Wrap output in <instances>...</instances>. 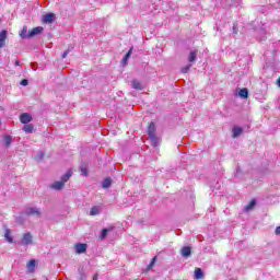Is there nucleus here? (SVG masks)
<instances>
[{
    "instance_id": "nucleus-1",
    "label": "nucleus",
    "mask_w": 280,
    "mask_h": 280,
    "mask_svg": "<svg viewBox=\"0 0 280 280\" xmlns=\"http://www.w3.org/2000/svg\"><path fill=\"white\" fill-rule=\"evenodd\" d=\"M155 132H156V125L154 122H151L148 128V135L152 141V145L156 147L159 144V138H156Z\"/></svg>"
},
{
    "instance_id": "nucleus-2",
    "label": "nucleus",
    "mask_w": 280,
    "mask_h": 280,
    "mask_svg": "<svg viewBox=\"0 0 280 280\" xmlns=\"http://www.w3.org/2000/svg\"><path fill=\"white\" fill-rule=\"evenodd\" d=\"M26 215H35V218H40L42 213L40 210L36 207H30L25 209Z\"/></svg>"
},
{
    "instance_id": "nucleus-3",
    "label": "nucleus",
    "mask_w": 280,
    "mask_h": 280,
    "mask_svg": "<svg viewBox=\"0 0 280 280\" xmlns=\"http://www.w3.org/2000/svg\"><path fill=\"white\" fill-rule=\"evenodd\" d=\"M21 244H22V246H30V244H33L32 233L28 232V233L23 234Z\"/></svg>"
},
{
    "instance_id": "nucleus-4",
    "label": "nucleus",
    "mask_w": 280,
    "mask_h": 280,
    "mask_svg": "<svg viewBox=\"0 0 280 280\" xmlns=\"http://www.w3.org/2000/svg\"><path fill=\"white\" fill-rule=\"evenodd\" d=\"M86 248H89V245H86L85 243H77V244H75V253H77L78 255L84 254V252L86 250Z\"/></svg>"
},
{
    "instance_id": "nucleus-5",
    "label": "nucleus",
    "mask_w": 280,
    "mask_h": 280,
    "mask_svg": "<svg viewBox=\"0 0 280 280\" xmlns=\"http://www.w3.org/2000/svg\"><path fill=\"white\" fill-rule=\"evenodd\" d=\"M43 26H37L34 27L32 31L28 33V38H34V36H38V34H43Z\"/></svg>"
},
{
    "instance_id": "nucleus-6",
    "label": "nucleus",
    "mask_w": 280,
    "mask_h": 280,
    "mask_svg": "<svg viewBox=\"0 0 280 280\" xmlns=\"http://www.w3.org/2000/svg\"><path fill=\"white\" fill-rule=\"evenodd\" d=\"M196 58H198V50H191L188 55L189 65L194 66V63L196 62Z\"/></svg>"
},
{
    "instance_id": "nucleus-7",
    "label": "nucleus",
    "mask_w": 280,
    "mask_h": 280,
    "mask_svg": "<svg viewBox=\"0 0 280 280\" xmlns=\"http://www.w3.org/2000/svg\"><path fill=\"white\" fill-rule=\"evenodd\" d=\"M7 39H8V31L3 30L0 32V48L5 47Z\"/></svg>"
},
{
    "instance_id": "nucleus-8",
    "label": "nucleus",
    "mask_w": 280,
    "mask_h": 280,
    "mask_svg": "<svg viewBox=\"0 0 280 280\" xmlns=\"http://www.w3.org/2000/svg\"><path fill=\"white\" fill-rule=\"evenodd\" d=\"M43 21H44L45 23L50 24V23H52L54 21H56V14H54V13H47V14H45V15L43 16Z\"/></svg>"
},
{
    "instance_id": "nucleus-9",
    "label": "nucleus",
    "mask_w": 280,
    "mask_h": 280,
    "mask_svg": "<svg viewBox=\"0 0 280 280\" xmlns=\"http://www.w3.org/2000/svg\"><path fill=\"white\" fill-rule=\"evenodd\" d=\"M20 121L21 124H30V121H32V116L28 113H23L20 116Z\"/></svg>"
},
{
    "instance_id": "nucleus-10",
    "label": "nucleus",
    "mask_w": 280,
    "mask_h": 280,
    "mask_svg": "<svg viewBox=\"0 0 280 280\" xmlns=\"http://www.w3.org/2000/svg\"><path fill=\"white\" fill-rule=\"evenodd\" d=\"M51 189H55L56 191H60V189L65 188V182L59 180V182H55L54 184H51Z\"/></svg>"
},
{
    "instance_id": "nucleus-11",
    "label": "nucleus",
    "mask_w": 280,
    "mask_h": 280,
    "mask_svg": "<svg viewBox=\"0 0 280 280\" xmlns=\"http://www.w3.org/2000/svg\"><path fill=\"white\" fill-rule=\"evenodd\" d=\"M232 132H233L232 135L233 139H237V137L242 136V132H244V129L242 127H234L232 129Z\"/></svg>"
},
{
    "instance_id": "nucleus-12",
    "label": "nucleus",
    "mask_w": 280,
    "mask_h": 280,
    "mask_svg": "<svg viewBox=\"0 0 280 280\" xmlns=\"http://www.w3.org/2000/svg\"><path fill=\"white\" fill-rule=\"evenodd\" d=\"M131 86L136 91H143V85H141V82H139V80H137V79L131 81Z\"/></svg>"
},
{
    "instance_id": "nucleus-13",
    "label": "nucleus",
    "mask_w": 280,
    "mask_h": 280,
    "mask_svg": "<svg viewBox=\"0 0 280 280\" xmlns=\"http://www.w3.org/2000/svg\"><path fill=\"white\" fill-rule=\"evenodd\" d=\"M72 176H73V171L68 170L67 173L63 176H61V183H63V185L65 183H69V178H71Z\"/></svg>"
},
{
    "instance_id": "nucleus-14",
    "label": "nucleus",
    "mask_w": 280,
    "mask_h": 280,
    "mask_svg": "<svg viewBox=\"0 0 280 280\" xmlns=\"http://www.w3.org/2000/svg\"><path fill=\"white\" fill-rule=\"evenodd\" d=\"M4 238L7 240V242H9V244H12L14 242V238L12 237V231L10 229H5Z\"/></svg>"
},
{
    "instance_id": "nucleus-15",
    "label": "nucleus",
    "mask_w": 280,
    "mask_h": 280,
    "mask_svg": "<svg viewBox=\"0 0 280 280\" xmlns=\"http://www.w3.org/2000/svg\"><path fill=\"white\" fill-rule=\"evenodd\" d=\"M182 257H191V247L185 246L182 248Z\"/></svg>"
},
{
    "instance_id": "nucleus-16",
    "label": "nucleus",
    "mask_w": 280,
    "mask_h": 280,
    "mask_svg": "<svg viewBox=\"0 0 280 280\" xmlns=\"http://www.w3.org/2000/svg\"><path fill=\"white\" fill-rule=\"evenodd\" d=\"M130 56H132V48H130L129 51L124 56L121 60L122 67H126V65H128V60L130 59Z\"/></svg>"
},
{
    "instance_id": "nucleus-17",
    "label": "nucleus",
    "mask_w": 280,
    "mask_h": 280,
    "mask_svg": "<svg viewBox=\"0 0 280 280\" xmlns=\"http://www.w3.org/2000/svg\"><path fill=\"white\" fill-rule=\"evenodd\" d=\"M238 95L242 97V100H248V89H241L238 91Z\"/></svg>"
},
{
    "instance_id": "nucleus-18",
    "label": "nucleus",
    "mask_w": 280,
    "mask_h": 280,
    "mask_svg": "<svg viewBox=\"0 0 280 280\" xmlns=\"http://www.w3.org/2000/svg\"><path fill=\"white\" fill-rule=\"evenodd\" d=\"M23 130H24V132H26L27 135H32V132H34V125L27 122V124L23 127Z\"/></svg>"
},
{
    "instance_id": "nucleus-19",
    "label": "nucleus",
    "mask_w": 280,
    "mask_h": 280,
    "mask_svg": "<svg viewBox=\"0 0 280 280\" xmlns=\"http://www.w3.org/2000/svg\"><path fill=\"white\" fill-rule=\"evenodd\" d=\"M195 279H205V272L202 271V269H195Z\"/></svg>"
},
{
    "instance_id": "nucleus-20",
    "label": "nucleus",
    "mask_w": 280,
    "mask_h": 280,
    "mask_svg": "<svg viewBox=\"0 0 280 280\" xmlns=\"http://www.w3.org/2000/svg\"><path fill=\"white\" fill-rule=\"evenodd\" d=\"M112 183H113V180L110 179V177L105 178L102 183L103 189H108V187H110Z\"/></svg>"
},
{
    "instance_id": "nucleus-21",
    "label": "nucleus",
    "mask_w": 280,
    "mask_h": 280,
    "mask_svg": "<svg viewBox=\"0 0 280 280\" xmlns=\"http://www.w3.org/2000/svg\"><path fill=\"white\" fill-rule=\"evenodd\" d=\"M257 205V200L253 199L246 207H245V211H253V209H255V206Z\"/></svg>"
},
{
    "instance_id": "nucleus-22",
    "label": "nucleus",
    "mask_w": 280,
    "mask_h": 280,
    "mask_svg": "<svg viewBox=\"0 0 280 280\" xmlns=\"http://www.w3.org/2000/svg\"><path fill=\"white\" fill-rule=\"evenodd\" d=\"M3 143H4L5 148H9L11 145V143H12V137L4 136Z\"/></svg>"
},
{
    "instance_id": "nucleus-23",
    "label": "nucleus",
    "mask_w": 280,
    "mask_h": 280,
    "mask_svg": "<svg viewBox=\"0 0 280 280\" xmlns=\"http://www.w3.org/2000/svg\"><path fill=\"white\" fill-rule=\"evenodd\" d=\"M90 215H100V207L94 206L91 208Z\"/></svg>"
},
{
    "instance_id": "nucleus-24",
    "label": "nucleus",
    "mask_w": 280,
    "mask_h": 280,
    "mask_svg": "<svg viewBox=\"0 0 280 280\" xmlns=\"http://www.w3.org/2000/svg\"><path fill=\"white\" fill-rule=\"evenodd\" d=\"M21 38H30V34L27 35V26H23L22 32L20 33Z\"/></svg>"
},
{
    "instance_id": "nucleus-25",
    "label": "nucleus",
    "mask_w": 280,
    "mask_h": 280,
    "mask_svg": "<svg viewBox=\"0 0 280 280\" xmlns=\"http://www.w3.org/2000/svg\"><path fill=\"white\" fill-rule=\"evenodd\" d=\"M108 233H110V229H103L100 235L101 240H106V235H108Z\"/></svg>"
},
{
    "instance_id": "nucleus-26",
    "label": "nucleus",
    "mask_w": 280,
    "mask_h": 280,
    "mask_svg": "<svg viewBox=\"0 0 280 280\" xmlns=\"http://www.w3.org/2000/svg\"><path fill=\"white\" fill-rule=\"evenodd\" d=\"M191 63H188L186 67H183L180 69L182 73H188L189 72V69H191Z\"/></svg>"
},
{
    "instance_id": "nucleus-27",
    "label": "nucleus",
    "mask_w": 280,
    "mask_h": 280,
    "mask_svg": "<svg viewBox=\"0 0 280 280\" xmlns=\"http://www.w3.org/2000/svg\"><path fill=\"white\" fill-rule=\"evenodd\" d=\"M156 264V256H154L151 260V262L148 266L149 270H152V268L154 267V265Z\"/></svg>"
},
{
    "instance_id": "nucleus-28",
    "label": "nucleus",
    "mask_w": 280,
    "mask_h": 280,
    "mask_svg": "<svg viewBox=\"0 0 280 280\" xmlns=\"http://www.w3.org/2000/svg\"><path fill=\"white\" fill-rule=\"evenodd\" d=\"M43 156H45V153H43V151H39V152L37 153V155L35 156V160H36V161H43Z\"/></svg>"
},
{
    "instance_id": "nucleus-29",
    "label": "nucleus",
    "mask_w": 280,
    "mask_h": 280,
    "mask_svg": "<svg viewBox=\"0 0 280 280\" xmlns=\"http://www.w3.org/2000/svg\"><path fill=\"white\" fill-rule=\"evenodd\" d=\"M27 266H28V269L34 268L36 266V260H34V259L30 260Z\"/></svg>"
},
{
    "instance_id": "nucleus-30",
    "label": "nucleus",
    "mask_w": 280,
    "mask_h": 280,
    "mask_svg": "<svg viewBox=\"0 0 280 280\" xmlns=\"http://www.w3.org/2000/svg\"><path fill=\"white\" fill-rule=\"evenodd\" d=\"M20 84L21 86H27V84H30V81L27 79H23Z\"/></svg>"
},
{
    "instance_id": "nucleus-31",
    "label": "nucleus",
    "mask_w": 280,
    "mask_h": 280,
    "mask_svg": "<svg viewBox=\"0 0 280 280\" xmlns=\"http://www.w3.org/2000/svg\"><path fill=\"white\" fill-rule=\"evenodd\" d=\"M71 49H67L66 51H63V54L61 55V58L65 59L67 58V56H69Z\"/></svg>"
},
{
    "instance_id": "nucleus-32",
    "label": "nucleus",
    "mask_w": 280,
    "mask_h": 280,
    "mask_svg": "<svg viewBox=\"0 0 280 280\" xmlns=\"http://www.w3.org/2000/svg\"><path fill=\"white\" fill-rule=\"evenodd\" d=\"M81 278L80 280H86V273L84 271H80Z\"/></svg>"
},
{
    "instance_id": "nucleus-33",
    "label": "nucleus",
    "mask_w": 280,
    "mask_h": 280,
    "mask_svg": "<svg viewBox=\"0 0 280 280\" xmlns=\"http://www.w3.org/2000/svg\"><path fill=\"white\" fill-rule=\"evenodd\" d=\"M81 172H82L83 176H88V174H89V171L84 167H81Z\"/></svg>"
},
{
    "instance_id": "nucleus-34",
    "label": "nucleus",
    "mask_w": 280,
    "mask_h": 280,
    "mask_svg": "<svg viewBox=\"0 0 280 280\" xmlns=\"http://www.w3.org/2000/svg\"><path fill=\"white\" fill-rule=\"evenodd\" d=\"M275 233H276V235H280V226L276 228Z\"/></svg>"
},
{
    "instance_id": "nucleus-35",
    "label": "nucleus",
    "mask_w": 280,
    "mask_h": 280,
    "mask_svg": "<svg viewBox=\"0 0 280 280\" xmlns=\"http://www.w3.org/2000/svg\"><path fill=\"white\" fill-rule=\"evenodd\" d=\"M100 278V273H95L92 280H97Z\"/></svg>"
},
{
    "instance_id": "nucleus-36",
    "label": "nucleus",
    "mask_w": 280,
    "mask_h": 280,
    "mask_svg": "<svg viewBox=\"0 0 280 280\" xmlns=\"http://www.w3.org/2000/svg\"><path fill=\"white\" fill-rule=\"evenodd\" d=\"M15 67H21V61L16 60L15 61Z\"/></svg>"
},
{
    "instance_id": "nucleus-37",
    "label": "nucleus",
    "mask_w": 280,
    "mask_h": 280,
    "mask_svg": "<svg viewBox=\"0 0 280 280\" xmlns=\"http://www.w3.org/2000/svg\"><path fill=\"white\" fill-rule=\"evenodd\" d=\"M233 32H234V34H237V27L236 26H233Z\"/></svg>"
}]
</instances>
